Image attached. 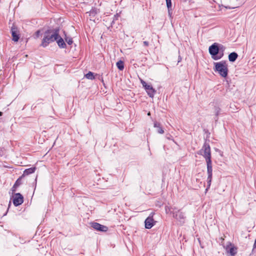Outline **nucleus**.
<instances>
[{
    "mask_svg": "<svg viewBox=\"0 0 256 256\" xmlns=\"http://www.w3.org/2000/svg\"><path fill=\"white\" fill-rule=\"evenodd\" d=\"M58 38V30L53 31L50 30H46L44 32L41 46L43 47H46L48 44L57 40Z\"/></svg>",
    "mask_w": 256,
    "mask_h": 256,
    "instance_id": "obj_1",
    "label": "nucleus"
},
{
    "mask_svg": "<svg viewBox=\"0 0 256 256\" xmlns=\"http://www.w3.org/2000/svg\"><path fill=\"white\" fill-rule=\"evenodd\" d=\"M176 210V208H170L168 206H166V212H170L173 214V217L180 222H183L185 218L184 214L183 212L180 210Z\"/></svg>",
    "mask_w": 256,
    "mask_h": 256,
    "instance_id": "obj_2",
    "label": "nucleus"
},
{
    "mask_svg": "<svg viewBox=\"0 0 256 256\" xmlns=\"http://www.w3.org/2000/svg\"><path fill=\"white\" fill-rule=\"evenodd\" d=\"M215 68L216 71L218 72L220 74L226 78L228 75V66L224 62H219L214 64Z\"/></svg>",
    "mask_w": 256,
    "mask_h": 256,
    "instance_id": "obj_3",
    "label": "nucleus"
},
{
    "mask_svg": "<svg viewBox=\"0 0 256 256\" xmlns=\"http://www.w3.org/2000/svg\"><path fill=\"white\" fill-rule=\"evenodd\" d=\"M198 154L202 155L205 158L206 162H208V160H211L210 148L208 144L205 143Z\"/></svg>",
    "mask_w": 256,
    "mask_h": 256,
    "instance_id": "obj_4",
    "label": "nucleus"
},
{
    "mask_svg": "<svg viewBox=\"0 0 256 256\" xmlns=\"http://www.w3.org/2000/svg\"><path fill=\"white\" fill-rule=\"evenodd\" d=\"M206 166H207V173H208V178H207V184H208V188L206 189V190H208V188H210L211 182L212 180V160H209L206 162Z\"/></svg>",
    "mask_w": 256,
    "mask_h": 256,
    "instance_id": "obj_5",
    "label": "nucleus"
},
{
    "mask_svg": "<svg viewBox=\"0 0 256 256\" xmlns=\"http://www.w3.org/2000/svg\"><path fill=\"white\" fill-rule=\"evenodd\" d=\"M221 49L224 50V48L222 46L218 47L217 44L214 43L210 46L209 52L212 56H216L218 54L220 50Z\"/></svg>",
    "mask_w": 256,
    "mask_h": 256,
    "instance_id": "obj_6",
    "label": "nucleus"
},
{
    "mask_svg": "<svg viewBox=\"0 0 256 256\" xmlns=\"http://www.w3.org/2000/svg\"><path fill=\"white\" fill-rule=\"evenodd\" d=\"M154 213L152 212L145 220V227L147 229H150L154 224L155 222L153 218Z\"/></svg>",
    "mask_w": 256,
    "mask_h": 256,
    "instance_id": "obj_7",
    "label": "nucleus"
},
{
    "mask_svg": "<svg viewBox=\"0 0 256 256\" xmlns=\"http://www.w3.org/2000/svg\"><path fill=\"white\" fill-rule=\"evenodd\" d=\"M23 196L20 193H17L15 194L13 200V203L14 206H18L21 204L23 202Z\"/></svg>",
    "mask_w": 256,
    "mask_h": 256,
    "instance_id": "obj_8",
    "label": "nucleus"
},
{
    "mask_svg": "<svg viewBox=\"0 0 256 256\" xmlns=\"http://www.w3.org/2000/svg\"><path fill=\"white\" fill-rule=\"evenodd\" d=\"M92 226L96 230L100 232H106L108 230V228L106 226L102 225L96 222L92 223Z\"/></svg>",
    "mask_w": 256,
    "mask_h": 256,
    "instance_id": "obj_9",
    "label": "nucleus"
},
{
    "mask_svg": "<svg viewBox=\"0 0 256 256\" xmlns=\"http://www.w3.org/2000/svg\"><path fill=\"white\" fill-rule=\"evenodd\" d=\"M12 34V40L14 42H18L20 36L18 34V28L13 25L11 28Z\"/></svg>",
    "mask_w": 256,
    "mask_h": 256,
    "instance_id": "obj_10",
    "label": "nucleus"
},
{
    "mask_svg": "<svg viewBox=\"0 0 256 256\" xmlns=\"http://www.w3.org/2000/svg\"><path fill=\"white\" fill-rule=\"evenodd\" d=\"M148 94L151 98H153L154 93L156 92L155 90L152 88L151 85L148 84L144 87Z\"/></svg>",
    "mask_w": 256,
    "mask_h": 256,
    "instance_id": "obj_11",
    "label": "nucleus"
},
{
    "mask_svg": "<svg viewBox=\"0 0 256 256\" xmlns=\"http://www.w3.org/2000/svg\"><path fill=\"white\" fill-rule=\"evenodd\" d=\"M45 30V29L42 28L37 30L33 36L34 38L37 39L40 36H44V32Z\"/></svg>",
    "mask_w": 256,
    "mask_h": 256,
    "instance_id": "obj_12",
    "label": "nucleus"
},
{
    "mask_svg": "<svg viewBox=\"0 0 256 256\" xmlns=\"http://www.w3.org/2000/svg\"><path fill=\"white\" fill-rule=\"evenodd\" d=\"M154 127L157 128V132L158 133L160 134H162L164 133V130L162 128L161 124L158 122H154Z\"/></svg>",
    "mask_w": 256,
    "mask_h": 256,
    "instance_id": "obj_13",
    "label": "nucleus"
},
{
    "mask_svg": "<svg viewBox=\"0 0 256 256\" xmlns=\"http://www.w3.org/2000/svg\"><path fill=\"white\" fill-rule=\"evenodd\" d=\"M238 54L235 52H233L230 53L228 55V60L230 62H234L238 58Z\"/></svg>",
    "mask_w": 256,
    "mask_h": 256,
    "instance_id": "obj_14",
    "label": "nucleus"
},
{
    "mask_svg": "<svg viewBox=\"0 0 256 256\" xmlns=\"http://www.w3.org/2000/svg\"><path fill=\"white\" fill-rule=\"evenodd\" d=\"M57 43L60 48H64L66 44L64 42L63 39L59 36V38L56 40Z\"/></svg>",
    "mask_w": 256,
    "mask_h": 256,
    "instance_id": "obj_15",
    "label": "nucleus"
},
{
    "mask_svg": "<svg viewBox=\"0 0 256 256\" xmlns=\"http://www.w3.org/2000/svg\"><path fill=\"white\" fill-rule=\"evenodd\" d=\"M36 170L35 168H30L28 169H26L24 172V176H27L30 174H32Z\"/></svg>",
    "mask_w": 256,
    "mask_h": 256,
    "instance_id": "obj_16",
    "label": "nucleus"
},
{
    "mask_svg": "<svg viewBox=\"0 0 256 256\" xmlns=\"http://www.w3.org/2000/svg\"><path fill=\"white\" fill-rule=\"evenodd\" d=\"M166 6H167L168 10V15L170 16H171L172 14V1L168 2L166 3Z\"/></svg>",
    "mask_w": 256,
    "mask_h": 256,
    "instance_id": "obj_17",
    "label": "nucleus"
},
{
    "mask_svg": "<svg viewBox=\"0 0 256 256\" xmlns=\"http://www.w3.org/2000/svg\"><path fill=\"white\" fill-rule=\"evenodd\" d=\"M116 66L120 70H122L124 69V62L120 60L118 61L116 64Z\"/></svg>",
    "mask_w": 256,
    "mask_h": 256,
    "instance_id": "obj_18",
    "label": "nucleus"
},
{
    "mask_svg": "<svg viewBox=\"0 0 256 256\" xmlns=\"http://www.w3.org/2000/svg\"><path fill=\"white\" fill-rule=\"evenodd\" d=\"M85 76L86 78L89 79V80H93L94 78L93 73L90 72L88 74H86Z\"/></svg>",
    "mask_w": 256,
    "mask_h": 256,
    "instance_id": "obj_19",
    "label": "nucleus"
},
{
    "mask_svg": "<svg viewBox=\"0 0 256 256\" xmlns=\"http://www.w3.org/2000/svg\"><path fill=\"white\" fill-rule=\"evenodd\" d=\"M228 252L232 256H234L236 253V249L234 247L230 248Z\"/></svg>",
    "mask_w": 256,
    "mask_h": 256,
    "instance_id": "obj_20",
    "label": "nucleus"
},
{
    "mask_svg": "<svg viewBox=\"0 0 256 256\" xmlns=\"http://www.w3.org/2000/svg\"><path fill=\"white\" fill-rule=\"evenodd\" d=\"M220 108H215V113L216 116H218L220 112Z\"/></svg>",
    "mask_w": 256,
    "mask_h": 256,
    "instance_id": "obj_21",
    "label": "nucleus"
},
{
    "mask_svg": "<svg viewBox=\"0 0 256 256\" xmlns=\"http://www.w3.org/2000/svg\"><path fill=\"white\" fill-rule=\"evenodd\" d=\"M20 184V178H19V179H18V180L16 181V183H15V184H14V186H19Z\"/></svg>",
    "mask_w": 256,
    "mask_h": 256,
    "instance_id": "obj_22",
    "label": "nucleus"
},
{
    "mask_svg": "<svg viewBox=\"0 0 256 256\" xmlns=\"http://www.w3.org/2000/svg\"><path fill=\"white\" fill-rule=\"evenodd\" d=\"M66 42H68V44L70 45L72 43V38H70L68 40L67 39H66Z\"/></svg>",
    "mask_w": 256,
    "mask_h": 256,
    "instance_id": "obj_23",
    "label": "nucleus"
},
{
    "mask_svg": "<svg viewBox=\"0 0 256 256\" xmlns=\"http://www.w3.org/2000/svg\"><path fill=\"white\" fill-rule=\"evenodd\" d=\"M141 83L144 88L148 85V84L142 80H141Z\"/></svg>",
    "mask_w": 256,
    "mask_h": 256,
    "instance_id": "obj_24",
    "label": "nucleus"
},
{
    "mask_svg": "<svg viewBox=\"0 0 256 256\" xmlns=\"http://www.w3.org/2000/svg\"><path fill=\"white\" fill-rule=\"evenodd\" d=\"M141 83L144 88L148 85V84L142 80H141Z\"/></svg>",
    "mask_w": 256,
    "mask_h": 256,
    "instance_id": "obj_25",
    "label": "nucleus"
},
{
    "mask_svg": "<svg viewBox=\"0 0 256 256\" xmlns=\"http://www.w3.org/2000/svg\"><path fill=\"white\" fill-rule=\"evenodd\" d=\"M144 46H148V42L146 41L144 42Z\"/></svg>",
    "mask_w": 256,
    "mask_h": 256,
    "instance_id": "obj_26",
    "label": "nucleus"
},
{
    "mask_svg": "<svg viewBox=\"0 0 256 256\" xmlns=\"http://www.w3.org/2000/svg\"><path fill=\"white\" fill-rule=\"evenodd\" d=\"M166 0V3H167L168 2H171V0Z\"/></svg>",
    "mask_w": 256,
    "mask_h": 256,
    "instance_id": "obj_27",
    "label": "nucleus"
},
{
    "mask_svg": "<svg viewBox=\"0 0 256 256\" xmlns=\"http://www.w3.org/2000/svg\"><path fill=\"white\" fill-rule=\"evenodd\" d=\"M2 112H0V116H2Z\"/></svg>",
    "mask_w": 256,
    "mask_h": 256,
    "instance_id": "obj_28",
    "label": "nucleus"
},
{
    "mask_svg": "<svg viewBox=\"0 0 256 256\" xmlns=\"http://www.w3.org/2000/svg\"><path fill=\"white\" fill-rule=\"evenodd\" d=\"M148 116H150V112H148Z\"/></svg>",
    "mask_w": 256,
    "mask_h": 256,
    "instance_id": "obj_29",
    "label": "nucleus"
},
{
    "mask_svg": "<svg viewBox=\"0 0 256 256\" xmlns=\"http://www.w3.org/2000/svg\"><path fill=\"white\" fill-rule=\"evenodd\" d=\"M114 16H118V14H116L114 15Z\"/></svg>",
    "mask_w": 256,
    "mask_h": 256,
    "instance_id": "obj_30",
    "label": "nucleus"
}]
</instances>
